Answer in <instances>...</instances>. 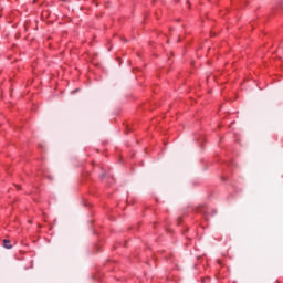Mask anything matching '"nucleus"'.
Wrapping results in <instances>:
<instances>
[{
	"label": "nucleus",
	"instance_id": "nucleus-1",
	"mask_svg": "<svg viewBox=\"0 0 283 283\" xmlns=\"http://www.w3.org/2000/svg\"><path fill=\"white\" fill-rule=\"evenodd\" d=\"M12 241L8 240V239H4L3 240V247L4 249H12Z\"/></svg>",
	"mask_w": 283,
	"mask_h": 283
}]
</instances>
